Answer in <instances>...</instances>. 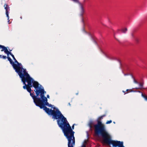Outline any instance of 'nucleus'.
I'll use <instances>...</instances> for the list:
<instances>
[{
    "label": "nucleus",
    "mask_w": 147,
    "mask_h": 147,
    "mask_svg": "<svg viewBox=\"0 0 147 147\" xmlns=\"http://www.w3.org/2000/svg\"><path fill=\"white\" fill-rule=\"evenodd\" d=\"M136 91V92H139V93H141V95H142V93L143 94V93H142V92H141L140 91Z\"/></svg>",
    "instance_id": "obj_24"
},
{
    "label": "nucleus",
    "mask_w": 147,
    "mask_h": 147,
    "mask_svg": "<svg viewBox=\"0 0 147 147\" xmlns=\"http://www.w3.org/2000/svg\"><path fill=\"white\" fill-rule=\"evenodd\" d=\"M106 116V115H103L102 116H101L100 117H99L98 118V120H100L103 119V117H105Z\"/></svg>",
    "instance_id": "obj_15"
},
{
    "label": "nucleus",
    "mask_w": 147,
    "mask_h": 147,
    "mask_svg": "<svg viewBox=\"0 0 147 147\" xmlns=\"http://www.w3.org/2000/svg\"><path fill=\"white\" fill-rule=\"evenodd\" d=\"M5 53H6L7 55V57H9V55H10L11 56H12L13 55L11 53L10 51H9L8 49H7L6 51L5 52Z\"/></svg>",
    "instance_id": "obj_12"
},
{
    "label": "nucleus",
    "mask_w": 147,
    "mask_h": 147,
    "mask_svg": "<svg viewBox=\"0 0 147 147\" xmlns=\"http://www.w3.org/2000/svg\"><path fill=\"white\" fill-rule=\"evenodd\" d=\"M126 75H127V74H124V75H125V76H126Z\"/></svg>",
    "instance_id": "obj_33"
},
{
    "label": "nucleus",
    "mask_w": 147,
    "mask_h": 147,
    "mask_svg": "<svg viewBox=\"0 0 147 147\" xmlns=\"http://www.w3.org/2000/svg\"><path fill=\"white\" fill-rule=\"evenodd\" d=\"M3 58V59H6L7 58V57H6V56L4 55L2 56L1 55H0V58Z\"/></svg>",
    "instance_id": "obj_18"
},
{
    "label": "nucleus",
    "mask_w": 147,
    "mask_h": 147,
    "mask_svg": "<svg viewBox=\"0 0 147 147\" xmlns=\"http://www.w3.org/2000/svg\"><path fill=\"white\" fill-rule=\"evenodd\" d=\"M78 93L76 94V95H78Z\"/></svg>",
    "instance_id": "obj_34"
},
{
    "label": "nucleus",
    "mask_w": 147,
    "mask_h": 147,
    "mask_svg": "<svg viewBox=\"0 0 147 147\" xmlns=\"http://www.w3.org/2000/svg\"><path fill=\"white\" fill-rule=\"evenodd\" d=\"M123 93H125V91H123Z\"/></svg>",
    "instance_id": "obj_30"
},
{
    "label": "nucleus",
    "mask_w": 147,
    "mask_h": 147,
    "mask_svg": "<svg viewBox=\"0 0 147 147\" xmlns=\"http://www.w3.org/2000/svg\"><path fill=\"white\" fill-rule=\"evenodd\" d=\"M17 65L18 66V67H15V68L14 69L15 70V71L17 73L20 77L21 78V79L25 77L26 74H28L27 72L26 69H24L22 67L20 66L21 65L20 63L18 62V63H17Z\"/></svg>",
    "instance_id": "obj_7"
},
{
    "label": "nucleus",
    "mask_w": 147,
    "mask_h": 147,
    "mask_svg": "<svg viewBox=\"0 0 147 147\" xmlns=\"http://www.w3.org/2000/svg\"><path fill=\"white\" fill-rule=\"evenodd\" d=\"M94 41V43H95V44H97V43H96V41Z\"/></svg>",
    "instance_id": "obj_29"
},
{
    "label": "nucleus",
    "mask_w": 147,
    "mask_h": 147,
    "mask_svg": "<svg viewBox=\"0 0 147 147\" xmlns=\"http://www.w3.org/2000/svg\"><path fill=\"white\" fill-rule=\"evenodd\" d=\"M102 138L104 143L109 145L112 144L113 147H124L122 142L112 140L111 136L108 133Z\"/></svg>",
    "instance_id": "obj_5"
},
{
    "label": "nucleus",
    "mask_w": 147,
    "mask_h": 147,
    "mask_svg": "<svg viewBox=\"0 0 147 147\" xmlns=\"http://www.w3.org/2000/svg\"><path fill=\"white\" fill-rule=\"evenodd\" d=\"M69 105H70V103H69Z\"/></svg>",
    "instance_id": "obj_35"
},
{
    "label": "nucleus",
    "mask_w": 147,
    "mask_h": 147,
    "mask_svg": "<svg viewBox=\"0 0 147 147\" xmlns=\"http://www.w3.org/2000/svg\"><path fill=\"white\" fill-rule=\"evenodd\" d=\"M137 43H138L139 42H136Z\"/></svg>",
    "instance_id": "obj_37"
},
{
    "label": "nucleus",
    "mask_w": 147,
    "mask_h": 147,
    "mask_svg": "<svg viewBox=\"0 0 147 147\" xmlns=\"http://www.w3.org/2000/svg\"><path fill=\"white\" fill-rule=\"evenodd\" d=\"M60 126V127L67 139L68 147H73L75 144V138L74 136V132L72 130L68 123L63 126Z\"/></svg>",
    "instance_id": "obj_3"
},
{
    "label": "nucleus",
    "mask_w": 147,
    "mask_h": 147,
    "mask_svg": "<svg viewBox=\"0 0 147 147\" xmlns=\"http://www.w3.org/2000/svg\"><path fill=\"white\" fill-rule=\"evenodd\" d=\"M0 48L1 49H2L1 50V51H4L5 53L7 49L4 46L2 45H0Z\"/></svg>",
    "instance_id": "obj_10"
},
{
    "label": "nucleus",
    "mask_w": 147,
    "mask_h": 147,
    "mask_svg": "<svg viewBox=\"0 0 147 147\" xmlns=\"http://www.w3.org/2000/svg\"><path fill=\"white\" fill-rule=\"evenodd\" d=\"M49 107H52V106H53V105H51V104H49V105L48 106Z\"/></svg>",
    "instance_id": "obj_25"
},
{
    "label": "nucleus",
    "mask_w": 147,
    "mask_h": 147,
    "mask_svg": "<svg viewBox=\"0 0 147 147\" xmlns=\"http://www.w3.org/2000/svg\"><path fill=\"white\" fill-rule=\"evenodd\" d=\"M138 84H139L140 86V89H141L142 88L145 89V88H143V86L144 84V83L143 82H142L141 83H138Z\"/></svg>",
    "instance_id": "obj_13"
},
{
    "label": "nucleus",
    "mask_w": 147,
    "mask_h": 147,
    "mask_svg": "<svg viewBox=\"0 0 147 147\" xmlns=\"http://www.w3.org/2000/svg\"><path fill=\"white\" fill-rule=\"evenodd\" d=\"M119 30H117V33H119V32H119Z\"/></svg>",
    "instance_id": "obj_28"
},
{
    "label": "nucleus",
    "mask_w": 147,
    "mask_h": 147,
    "mask_svg": "<svg viewBox=\"0 0 147 147\" xmlns=\"http://www.w3.org/2000/svg\"><path fill=\"white\" fill-rule=\"evenodd\" d=\"M4 7L6 10V14L7 18V20H9V7L7 4H5Z\"/></svg>",
    "instance_id": "obj_8"
},
{
    "label": "nucleus",
    "mask_w": 147,
    "mask_h": 147,
    "mask_svg": "<svg viewBox=\"0 0 147 147\" xmlns=\"http://www.w3.org/2000/svg\"><path fill=\"white\" fill-rule=\"evenodd\" d=\"M129 90L130 91V92H136V91H134L132 90H131V89H127L126 90V91L127 92H128Z\"/></svg>",
    "instance_id": "obj_21"
},
{
    "label": "nucleus",
    "mask_w": 147,
    "mask_h": 147,
    "mask_svg": "<svg viewBox=\"0 0 147 147\" xmlns=\"http://www.w3.org/2000/svg\"><path fill=\"white\" fill-rule=\"evenodd\" d=\"M131 35H132V36L133 37L134 36H133V34H131Z\"/></svg>",
    "instance_id": "obj_31"
},
{
    "label": "nucleus",
    "mask_w": 147,
    "mask_h": 147,
    "mask_svg": "<svg viewBox=\"0 0 147 147\" xmlns=\"http://www.w3.org/2000/svg\"><path fill=\"white\" fill-rule=\"evenodd\" d=\"M12 57L13 60L15 62L17 63H18V62L16 60L13 55L12 56Z\"/></svg>",
    "instance_id": "obj_16"
},
{
    "label": "nucleus",
    "mask_w": 147,
    "mask_h": 147,
    "mask_svg": "<svg viewBox=\"0 0 147 147\" xmlns=\"http://www.w3.org/2000/svg\"><path fill=\"white\" fill-rule=\"evenodd\" d=\"M26 76L21 79L24 85L23 87L24 89H26L28 92L32 91L31 88L34 87L35 89H39V88L44 89L41 85L39 87V84L36 81H35L32 78L30 77L28 74H26Z\"/></svg>",
    "instance_id": "obj_2"
},
{
    "label": "nucleus",
    "mask_w": 147,
    "mask_h": 147,
    "mask_svg": "<svg viewBox=\"0 0 147 147\" xmlns=\"http://www.w3.org/2000/svg\"><path fill=\"white\" fill-rule=\"evenodd\" d=\"M34 91L35 92L36 96L34 95V92L32 93L31 92V91H30V92H29L30 93V96L33 99L34 102L36 105L38 101L40 100V98H39V94H40V96L41 97L42 96L41 94L42 93L43 94V92H46L45 91L44 89H41L40 88H39V89L38 90L35 89L34 90Z\"/></svg>",
    "instance_id": "obj_6"
},
{
    "label": "nucleus",
    "mask_w": 147,
    "mask_h": 147,
    "mask_svg": "<svg viewBox=\"0 0 147 147\" xmlns=\"http://www.w3.org/2000/svg\"><path fill=\"white\" fill-rule=\"evenodd\" d=\"M84 143H86V141H84Z\"/></svg>",
    "instance_id": "obj_32"
},
{
    "label": "nucleus",
    "mask_w": 147,
    "mask_h": 147,
    "mask_svg": "<svg viewBox=\"0 0 147 147\" xmlns=\"http://www.w3.org/2000/svg\"><path fill=\"white\" fill-rule=\"evenodd\" d=\"M81 147H86V145L85 144H83L82 145Z\"/></svg>",
    "instance_id": "obj_22"
},
{
    "label": "nucleus",
    "mask_w": 147,
    "mask_h": 147,
    "mask_svg": "<svg viewBox=\"0 0 147 147\" xmlns=\"http://www.w3.org/2000/svg\"><path fill=\"white\" fill-rule=\"evenodd\" d=\"M97 123L94 125V132L97 136H100L103 137L108 134L107 132L105 125L100 121L97 120Z\"/></svg>",
    "instance_id": "obj_4"
},
{
    "label": "nucleus",
    "mask_w": 147,
    "mask_h": 147,
    "mask_svg": "<svg viewBox=\"0 0 147 147\" xmlns=\"http://www.w3.org/2000/svg\"><path fill=\"white\" fill-rule=\"evenodd\" d=\"M112 122V121L111 120H110L109 121H107L106 123V124H110Z\"/></svg>",
    "instance_id": "obj_20"
},
{
    "label": "nucleus",
    "mask_w": 147,
    "mask_h": 147,
    "mask_svg": "<svg viewBox=\"0 0 147 147\" xmlns=\"http://www.w3.org/2000/svg\"><path fill=\"white\" fill-rule=\"evenodd\" d=\"M7 58L8 60L9 61L10 64L12 65L13 69L15 68V67H18V66H17V64L14 63V62H13L11 59L9 57H7Z\"/></svg>",
    "instance_id": "obj_9"
},
{
    "label": "nucleus",
    "mask_w": 147,
    "mask_h": 147,
    "mask_svg": "<svg viewBox=\"0 0 147 147\" xmlns=\"http://www.w3.org/2000/svg\"><path fill=\"white\" fill-rule=\"evenodd\" d=\"M136 89H140V88H135Z\"/></svg>",
    "instance_id": "obj_27"
},
{
    "label": "nucleus",
    "mask_w": 147,
    "mask_h": 147,
    "mask_svg": "<svg viewBox=\"0 0 147 147\" xmlns=\"http://www.w3.org/2000/svg\"><path fill=\"white\" fill-rule=\"evenodd\" d=\"M113 123H115V122H113Z\"/></svg>",
    "instance_id": "obj_36"
},
{
    "label": "nucleus",
    "mask_w": 147,
    "mask_h": 147,
    "mask_svg": "<svg viewBox=\"0 0 147 147\" xmlns=\"http://www.w3.org/2000/svg\"><path fill=\"white\" fill-rule=\"evenodd\" d=\"M41 94L42 96L40 98L36 106L39 107L41 109H43L49 115H51L53 119H57V123L59 127L61 125L63 126L68 123L66 119L63 115L58 109L54 107V110L50 109L47 108L45 105L49 106V103L47 102V99L45 96V93Z\"/></svg>",
    "instance_id": "obj_1"
},
{
    "label": "nucleus",
    "mask_w": 147,
    "mask_h": 147,
    "mask_svg": "<svg viewBox=\"0 0 147 147\" xmlns=\"http://www.w3.org/2000/svg\"><path fill=\"white\" fill-rule=\"evenodd\" d=\"M75 125V124H73V125L72 127V129H71H71H74V126Z\"/></svg>",
    "instance_id": "obj_23"
},
{
    "label": "nucleus",
    "mask_w": 147,
    "mask_h": 147,
    "mask_svg": "<svg viewBox=\"0 0 147 147\" xmlns=\"http://www.w3.org/2000/svg\"><path fill=\"white\" fill-rule=\"evenodd\" d=\"M122 32L124 33H126L127 31V29L126 28H123L121 30Z\"/></svg>",
    "instance_id": "obj_14"
},
{
    "label": "nucleus",
    "mask_w": 147,
    "mask_h": 147,
    "mask_svg": "<svg viewBox=\"0 0 147 147\" xmlns=\"http://www.w3.org/2000/svg\"><path fill=\"white\" fill-rule=\"evenodd\" d=\"M93 122L92 121H90L88 123V125L90 127V129H91L92 127V125H93Z\"/></svg>",
    "instance_id": "obj_11"
},
{
    "label": "nucleus",
    "mask_w": 147,
    "mask_h": 147,
    "mask_svg": "<svg viewBox=\"0 0 147 147\" xmlns=\"http://www.w3.org/2000/svg\"><path fill=\"white\" fill-rule=\"evenodd\" d=\"M47 97L48 98H49V95H47Z\"/></svg>",
    "instance_id": "obj_26"
},
{
    "label": "nucleus",
    "mask_w": 147,
    "mask_h": 147,
    "mask_svg": "<svg viewBox=\"0 0 147 147\" xmlns=\"http://www.w3.org/2000/svg\"><path fill=\"white\" fill-rule=\"evenodd\" d=\"M131 77L132 78H133V80H134V83H136V84H138V82L136 81V80L135 78H134V77H133V76L131 75Z\"/></svg>",
    "instance_id": "obj_19"
},
{
    "label": "nucleus",
    "mask_w": 147,
    "mask_h": 147,
    "mask_svg": "<svg viewBox=\"0 0 147 147\" xmlns=\"http://www.w3.org/2000/svg\"><path fill=\"white\" fill-rule=\"evenodd\" d=\"M142 96L144 98V99L146 100L147 101V96L146 95H144L142 93Z\"/></svg>",
    "instance_id": "obj_17"
}]
</instances>
